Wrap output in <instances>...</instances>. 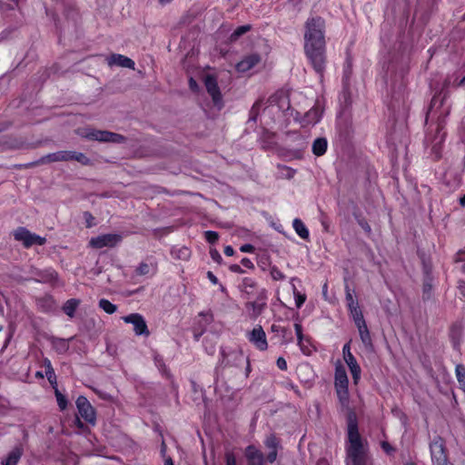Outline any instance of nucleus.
Wrapping results in <instances>:
<instances>
[{"instance_id":"14","label":"nucleus","mask_w":465,"mask_h":465,"mask_svg":"<svg viewBox=\"0 0 465 465\" xmlns=\"http://www.w3.org/2000/svg\"><path fill=\"white\" fill-rule=\"evenodd\" d=\"M261 62V55L257 53H252L245 55L239 63H237L235 68L240 73H246L254 68Z\"/></svg>"},{"instance_id":"10","label":"nucleus","mask_w":465,"mask_h":465,"mask_svg":"<svg viewBox=\"0 0 465 465\" xmlns=\"http://www.w3.org/2000/svg\"><path fill=\"white\" fill-rule=\"evenodd\" d=\"M123 321L126 323H131L134 326V331L136 335L148 336L150 334L144 318L139 313H131L124 316Z\"/></svg>"},{"instance_id":"25","label":"nucleus","mask_w":465,"mask_h":465,"mask_svg":"<svg viewBox=\"0 0 465 465\" xmlns=\"http://www.w3.org/2000/svg\"><path fill=\"white\" fill-rule=\"evenodd\" d=\"M228 358L233 359V364L235 366L242 365L244 361L247 363V372L250 371V363L247 358L244 357L243 352L242 351H233L229 354ZM230 362V359H228V363Z\"/></svg>"},{"instance_id":"4","label":"nucleus","mask_w":465,"mask_h":465,"mask_svg":"<svg viewBox=\"0 0 465 465\" xmlns=\"http://www.w3.org/2000/svg\"><path fill=\"white\" fill-rule=\"evenodd\" d=\"M430 458L433 465H451L449 462L444 440L437 436L430 443Z\"/></svg>"},{"instance_id":"30","label":"nucleus","mask_w":465,"mask_h":465,"mask_svg":"<svg viewBox=\"0 0 465 465\" xmlns=\"http://www.w3.org/2000/svg\"><path fill=\"white\" fill-rule=\"evenodd\" d=\"M349 311H350V313H351L356 326L361 325L365 322L363 314L359 306L353 307V308L350 309Z\"/></svg>"},{"instance_id":"35","label":"nucleus","mask_w":465,"mask_h":465,"mask_svg":"<svg viewBox=\"0 0 465 465\" xmlns=\"http://www.w3.org/2000/svg\"><path fill=\"white\" fill-rule=\"evenodd\" d=\"M339 401L343 406L349 403V391L348 388H335Z\"/></svg>"},{"instance_id":"24","label":"nucleus","mask_w":465,"mask_h":465,"mask_svg":"<svg viewBox=\"0 0 465 465\" xmlns=\"http://www.w3.org/2000/svg\"><path fill=\"white\" fill-rule=\"evenodd\" d=\"M261 289L258 288L257 282L252 278H244L242 280V291L248 295L257 294Z\"/></svg>"},{"instance_id":"33","label":"nucleus","mask_w":465,"mask_h":465,"mask_svg":"<svg viewBox=\"0 0 465 465\" xmlns=\"http://www.w3.org/2000/svg\"><path fill=\"white\" fill-rule=\"evenodd\" d=\"M298 345L305 355H310L312 351V346L308 338L302 337L301 340H298Z\"/></svg>"},{"instance_id":"16","label":"nucleus","mask_w":465,"mask_h":465,"mask_svg":"<svg viewBox=\"0 0 465 465\" xmlns=\"http://www.w3.org/2000/svg\"><path fill=\"white\" fill-rule=\"evenodd\" d=\"M245 456L249 465H263L264 456L262 451L254 446H248L245 450Z\"/></svg>"},{"instance_id":"57","label":"nucleus","mask_w":465,"mask_h":465,"mask_svg":"<svg viewBox=\"0 0 465 465\" xmlns=\"http://www.w3.org/2000/svg\"><path fill=\"white\" fill-rule=\"evenodd\" d=\"M181 255L183 258L186 259L189 256V251L186 248H183L180 250Z\"/></svg>"},{"instance_id":"64","label":"nucleus","mask_w":465,"mask_h":465,"mask_svg":"<svg viewBox=\"0 0 465 465\" xmlns=\"http://www.w3.org/2000/svg\"><path fill=\"white\" fill-rule=\"evenodd\" d=\"M362 227H363V229H364L365 231H367V232H371V227H370L368 224H366V225H362Z\"/></svg>"},{"instance_id":"41","label":"nucleus","mask_w":465,"mask_h":465,"mask_svg":"<svg viewBox=\"0 0 465 465\" xmlns=\"http://www.w3.org/2000/svg\"><path fill=\"white\" fill-rule=\"evenodd\" d=\"M277 439L274 437V436H270L266 439L265 440V445L267 446V448H269L270 450H276L277 448Z\"/></svg>"},{"instance_id":"34","label":"nucleus","mask_w":465,"mask_h":465,"mask_svg":"<svg viewBox=\"0 0 465 465\" xmlns=\"http://www.w3.org/2000/svg\"><path fill=\"white\" fill-rule=\"evenodd\" d=\"M345 292H346L345 299H346L348 309L350 310L353 307L359 306L358 301L355 299L351 290L349 288L348 285H346V287H345Z\"/></svg>"},{"instance_id":"47","label":"nucleus","mask_w":465,"mask_h":465,"mask_svg":"<svg viewBox=\"0 0 465 465\" xmlns=\"http://www.w3.org/2000/svg\"><path fill=\"white\" fill-rule=\"evenodd\" d=\"M294 329H295V332H296V335H297V340H301L303 336L302 334V325L300 323H295L294 324Z\"/></svg>"},{"instance_id":"20","label":"nucleus","mask_w":465,"mask_h":465,"mask_svg":"<svg viewBox=\"0 0 465 465\" xmlns=\"http://www.w3.org/2000/svg\"><path fill=\"white\" fill-rule=\"evenodd\" d=\"M349 381L346 371L343 367H337L335 370V388H348Z\"/></svg>"},{"instance_id":"62","label":"nucleus","mask_w":465,"mask_h":465,"mask_svg":"<svg viewBox=\"0 0 465 465\" xmlns=\"http://www.w3.org/2000/svg\"><path fill=\"white\" fill-rule=\"evenodd\" d=\"M76 423H77L78 427H80V428L83 427V423H82V421L78 418H76Z\"/></svg>"},{"instance_id":"58","label":"nucleus","mask_w":465,"mask_h":465,"mask_svg":"<svg viewBox=\"0 0 465 465\" xmlns=\"http://www.w3.org/2000/svg\"><path fill=\"white\" fill-rule=\"evenodd\" d=\"M430 290H431V285L430 283H425L423 286L424 293H429Z\"/></svg>"},{"instance_id":"18","label":"nucleus","mask_w":465,"mask_h":465,"mask_svg":"<svg viewBox=\"0 0 465 465\" xmlns=\"http://www.w3.org/2000/svg\"><path fill=\"white\" fill-rule=\"evenodd\" d=\"M22 455L23 448L21 446H16L8 453L7 457L3 460L2 465H17Z\"/></svg>"},{"instance_id":"60","label":"nucleus","mask_w":465,"mask_h":465,"mask_svg":"<svg viewBox=\"0 0 465 465\" xmlns=\"http://www.w3.org/2000/svg\"><path fill=\"white\" fill-rule=\"evenodd\" d=\"M164 465H174L172 458L168 457L164 460Z\"/></svg>"},{"instance_id":"50","label":"nucleus","mask_w":465,"mask_h":465,"mask_svg":"<svg viewBox=\"0 0 465 465\" xmlns=\"http://www.w3.org/2000/svg\"><path fill=\"white\" fill-rule=\"evenodd\" d=\"M272 331H274V332H278V331H281L283 335L286 334L287 332V330L283 327H281L279 325H276V324H272V327H271Z\"/></svg>"},{"instance_id":"53","label":"nucleus","mask_w":465,"mask_h":465,"mask_svg":"<svg viewBox=\"0 0 465 465\" xmlns=\"http://www.w3.org/2000/svg\"><path fill=\"white\" fill-rule=\"evenodd\" d=\"M189 86H190V88L193 91H197L198 90V84H197L196 81L193 78H190V80H189Z\"/></svg>"},{"instance_id":"54","label":"nucleus","mask_w":465,"mask_h":465,"mask_svg":"<svg viewBox=\"0 0 465 465\" xmlns=\"http://www.w3.org/2000/svg\"><path fill=\"white\" fill-rule=\"evenodd\" d=\"M210 254L214 261L221 260V255L216 250H211Z\"/></svg>"},{"instance_id":"59","label":"nucleus","mask_w":465,"mask_h":465,"mask_svg":"<svg viewBox=\"0 0 465 465\" xmlns=\"http://www.w3.org/2000/svg\"><path fill=\"white\" fill-rule=\"evenodd\" d=\"M231 270H232V272H242V269H241V267H240L239 265H236V264H235V265H232V266L231 267Z\"/></svg>"},{"instance_id":"29","label":"nucleus","mask_w":465,"mask_h":465,"mask_svg":"<svg viewBox=\"0 0 465 465\" xmlns=\"http://www.w3.org/2000/svg\"><path fill=\"white\" fill-rule=\"evenodd\" d=\"M78 305H79L78 300H76V299L68 300L65 302V304L64 305V313L70 317H73Z\"/></svg>"},{"instance_id":"51","label":"nucleus","mask_w":465,"mask_h":465,"mask_svg":"<svg viewBox=\"0 0 465 465\" xmlns=\"http://www.w3.org/2000/svg\"><path fill=\"white\" fill-rule=\"evenodd\" d=\"M207 278L212 283L218 284V278L212 272H207Z\"/></svg>"},{"instance_id":"36","label":"nucleus","mask_w":465,"mask_h":465,"mask_svg":"<svg viewBox=\"0 0 465 465\" xmlns=\"http://www.w3.org/2000/svg\"><path fill=\"white\" fill-rule=\"evenodd\" d=\"M54 394L56 397L57 404L61 411H64L67 407V400L64 395H63L58 389H55Z\"/></svg>"},{"instance_id":"40","label":"nucleus","mask_w":465,"mask_h":465,"mask_svg":"<svg viewBox=\"0 0 465 465\" xmlns=\"http://www.w3.org/2000/svg\"><path fill=\"white\" fill-rule=\"evenodd\" d=\"M205 239L210 243H214L218 241L219 235L216 232L213 231H206L205 232Z\"/></svg>"},{"instance_id":"44","label":"nucleus","mask_w":465,"mask_h":465,"mask_svg":"<svg viewBox=\"0 0 465 465\" xmlns=\"http://www.w3.org/2000/svg\"><path fill=\"white\" fill-rule=\"evenodd\" d=\"M261 104H262V101H257L252 105V107L251 109L252 119L255 120V116L258 114V110H259V107Z\"/></svg>"},{"instance_id":"37","label":"nucleus","mask_w":465,"mask_h":465,"mask_svg":"<svg viewBox=\"0 0 465 465\" xmlns=\"http://www.w3.org/2000/svg\"><path fill=\"white\" fill-rule=\"evenodd\" d=\"M292 291L295 298V304L297 308H301L306 301V295L299 292L294 285L292 287Z\"/></svg>"},{"instance_id":"52","label":"nucleus","mask_w":465,"mask_h":465,"mask_svg":"<svg viewBox=\"0 0 465 465\" xmlns=\"http://www.w3.org/2000/svg\"><path fill=\"white\" fill-rule=\"evenodd\" d=\"M241 263L246 268H253L252 262L248 258L242 259Z\"/></svg>"},{"instance_id":"48","label":"nucleus","mask_w":465,"mask_h":465,"mask_svg":"<svg viewBox=\"0 0 465 465\" xmlns=\"http://www.w3.org/2000/svg\"><path fill=\"white\" fill-rule=\"evenodd\" d=\"M276 458H277V450H271V451L267 455V460L270 463H272V462L275 461Z\"/></svg>"},{"instance_id":"61","label":"nucleus","mask_w":465,"mask_h":465,"mask_svg":"<svg viewBox=\"0 0 465 465\" xmlns=\"http://www.w3.org/2000/svg\"><path fill=\"white\" fill-rule=\"evenodd\" d=\"M460 203L461 206H465V194L460 199Z\"/></svg>"},{"instance_id":"46","label":"nucleus","mask_w":465,"mask_h":465,"mask_svg":"<svg viewBox=\"0 0 465 465\" xmlns=\"http://www.w3.org/2000/svg\"><path fill=\"white\" fill-rule=\"evenodd\" d=\"M342 352H343L344 359L353 356L352 353L351 352L350 342H347L346 344H344V346L342 348Z\"/></svg>"},{"instance_id":"31","label":"nucleus","mask_w":465,"mask_h":465,"mask_svg":"<svg viewBox=\"0 0 465 465\" xmlns=\"http://www.w3.org/2000/svg\"><path fill=\"white\" fill-rule=\"evenodd\" d=\"M44 365L45 367V376L51 384L56 382V376L52 367L51 361L48 359H45Z\"/></svg>"},{"instance_id":"63","label":"nucleus","mask_w":465,"mask_h":465,"mask_svg":"<svg viewBox=\"0 0 465 465\" xmlns=\"http://www.w3.org/2000/svg\"><path fill=\"white\" fill-rule=\"evenodd\" d=\"M76 423H77L78 427H80V428L83 427V423H82V421L78 418H76Z\"/></svg>"},{"instance_id":"26","label":"nucleus","mask_w":465,"mask_h":465,"mask_svg":"<svg viewBox=\"0 0 465 465\" xmlns=\"http://www.w3.org/2000/svg\"><path fill=\"white\" fill-rule=\"evenodd\" d=\"M455 375H456L460 389L465 392V366L463 364L456 365Z\"/></svg>"},{"instance_id":"38","label":"nucleus","mask_w":465,"mask_h":465,"mask_svg":"<svg viewBox=\"0 0 465 465\" xmlns=\"http://www.w3.org/2000/svg\"><path fill=\"white\" fill-rule=\"evenodd\" d=\"M270 274L274 281H282L285 279V275L275 266L271 268Z\"/></svg>"},{"instance_id":"39","label":"nucleus","mask_w":465,"mask_h":465,"mask_svg":"<svg viewBox=\"0 0 465 465\" xmlns=\"http://www.w3.org/2000/svg\"><path fill=\"white\" fill-rule=\"evenodd\" d=\"M150 265L145 262L140 263L139 266L136 268V273L139 275H146L150 272Z\"/></svg>"},{"instance_id":"23","label":"nucleus","mask_w":465,"mask_h":465,"mask_svg":"<svg viewBox=\"0 0 465 465\" xmlns=\"http://www.w3.org/2000/svg\"><path fill=\"white\" fill-rule=\"evenodd\" d=\"M292 227L295 231V232L303 240H307L309 238V231L303 222L299 219L295 218L292 222Z\"/></svg>"},{"instance_id":"19","label":"nucleus","mask_w":465,"mask_h":465,"mask_svg":"<svg viewBox=\"0 0 465 465\" xmlns=\"http://www.w3.org/2000/svg\"><path fill=\"white\" fill-rule=\"evenodd\" d=\"M344 361L350 369L354 383H357L361 378V371L355 357L351 356L349 358H345Z\"/></svg>"},{"instance_id":"6","label":"nucleus","mask_w":465,"mask_h":465,"mask_svg":"<svg viewBox=\"0 0 465 465\" xmlns=\"http://www.w3.org/2000/svg\"><path fill=\"white\" fill-rule=\"evenodd\" d=\"M204 85L207 93L212 97L213 104L221 109L223 106V95L218 86L217 79L213 74H207L204 77Z\"/></svg>"},{"instance_id":"43","label":"nucleus","mask_w":465,"mask_h":465,"mask_svg":"<svg viewBox=\"0 0 465 465\" xmlns=\"http://www.w3.org/2000/svg\"><path fill=\"white\" fill-rule=\"evenodd\" d=\"M381 446L383 451L388 455H392L395 452V449L387 441H382Z\"/></svg>"},{"instance_id":"8","label":"nucleus","mask_w":465,"mask_h":465,"mask_svg":"<svg viewBox=\"0 0 465 465\" xmlns=\"http://www.w3.org/2000/svg\"><path fill=\"white\" fill-rule=\"evenodd\" d=\"M122 241V236L117 233L102 234L93 237L89 241V245L94 249L104 247H114Z\"/></svg>"},{"instance_id":"1","label":"nucleus","mask_w":465,"mask_h":465,"mask_svg":"<svg viewBox=\"0 0 465 465\" xmlns=\"http://www.w3.org/2000/svg\"><path fill=\"white\" fill-rule=\"evenodd\" d=\"M325 23L322 17H311L305 23L304 52L313 69L322 74L326 65Z\"/></svg>"},{"instance_id":"21","label":"nucleus","mask_w":465,"mask_h":465,"mask_svg":"<svg viewBox=\"0 0 465 465\" xmlns=\"http://www.w3.org/2000/svg\"><path fill=\"white\" fill-rule=\"evenodd\" d=\"M327 147L328 142L326 138L320 137L315 139L314 142L312 143V150L315 155L322 156L326 153Z\"/></svg>"},{"instance_id":"15","label":"nucleus","mask_w":465,"mask_h":465,"mask_svg":"<svg viewBox=\"0 0 465 465\" xmlns=\"http://www.w3.org/2000/svg\"><path fill=\"white\" fill-rule=\"evenodd\" d=\"M322 110L320 108L318 104L314 105L312 109H310L302 117L301 123L303 126L306 125H314L320 122L322 118Z\"/></svg>"},{"instance_id":"32","label":"nucleus","mask_w":465,"mask_h":465,"mask_svg":"<svg viewBox=\"0 0 465 465\" xmlns=\"http://www.w3.org/2000/svg\"><path fill=\"white\" fill-rule=\"evenodd\" d=\"M99 307L108 314H113L117 310V306L113 304L107 299H101L99 301Z\"/></svg>"},{"instance_id":"3","label":"nucleus","mask_w":465,"mask_h":465,"mask_svg":"<svg viewBox=\"0 0 465 465\" xmlns=\"http://www.w3.org/2000/svg\"><path fill=\"white\" fill-rule=\"evenodd\" d=\"M76 134L84 139L104 143H122L126 140L122 134L94 128L78 129Z\"/></svg>"},{"instance_id":"13","label":"nucleus","mask_w":465,"mask_h":465,"mask_svg":"<svg viewBox=\"0 0 465 465\" xmlns=\"http://www.w3.org/2000/svg\"><path fill=\"white\" fill-rule=\"evenodd\" d=\"M247 338L249 341L252 342L258 350H267L268 343L266 340V334L262 326L258 325L254 327L252 331L248 333Z\"/></svg>"},{"instance_id":"11","label":"nucleus","mask_w":465,"mask_h":465,"mask_svg":"<svg viewBox=\"0 0 465 465\" xmlns=\"http://www.w3.org/2000/svg\"><path fill=\"white\" fill-rule=\"evenodd\" d=\"M267 292L265 289L261 288L258 292L256 301L249 302L246 303V309L249 312L251 317L257 318L264 310L266 306Z\"/></svg>"},{"instance_id":"28","label":"nucleus","mask_w":465,"mask_h":465,"mask_svg":"<svg viewBox=\"0 0 465 465\" xmlns=\"http://www.w3.org/2000/svg\"><path fill=\"white\" fill-rule=\"evenodd\" d=\"M251 30L250 25H244L237 27L230 35V41L235 42L237 41L242 35L248 33Z\"/></svg>"},{"instance_id":"27","label":"nucleus","mask_w":465,"mask_h":465,"mask_svg":"<svg viewBox=\"0 0 465 465\" xmlns=\"http://www.w3.org/2000/svg\"><path fill=\"white\" fill-rule=\"evenodd\" d=\"M70 161H76L83 165H89L91 160L83 153L70 151Z\"/></svg>"},{"instance_id":"55","label":"nucleus","mask_w":465,"mask_h":465,"mask_svg":"<svg viewBox=\"0 0 465 465\" xmlns=\"http://www.w3.org/2000/svg\"><path fill=\"white\" fill-rule=\"evenodd\" d=\"M234 253V250L232 246L228 245L224 248V254L227 256H232Z\"/></svg>"},{"instance_id":"56","label":"nucleus","mask_w":465,"mask_h":465,"mask_svg":"<svg viewBox=\"0 0 465 465\" xmlns=\"http://www.w3.org/2000/svg\"><path fill=\"white\" fill-rule=\"evenodd\" d=\"M454 85H456L457 87L465 86V76L462 77L460 80L455 82Z\"/></svg>"},{"instance_id":"49","label":"nucleus","mask_w":465,"mask_h":465,"mask_svg":"<svg viewBox=\"0 0 465 465\" xmlns=\"http://www.w3.org/2000/svg\"><path fill=\"white\" fill-rule=\"evenodd\" d=\"M240 251L242 252H252L254 247L252 244H243L241 246Z\"/></svg>"},{"instance_id":"45","label":"nucleus","mask_w":465,"mask_h":465,"mask_svg":"<svg viewBox=\"0 0 465 465\" xmlns=\"http://www.w3.org/2000/svg\"><path fill=\"white\" fill-rule=\"evenodd\" d=\"M277 367L282 371L287 370V362L284 358L279 357L276 361Z\"/></svg>"},{"instance_id":"42","label":"nucleus","mask_w":465,"mask_h":465,"mask_svg":"<svg viewBox=\"0 0 465 465\" xmlns=\"http://www.w3.org/2000/svg\"><path fill=\"white\" fill-rule=\"evenodd\" d=\"M225 461L226 465H236V458L232 451L227 450L225 452Z\"/></svg>"},{"instance_id":"22","label":"nucleus","mask_w":465,"mask_h":465,"mask_svg":"<svg viewBox=\"0 0 465 465\" xmlns=\"http://www.w3.org/2000/svg\"><path fill=\"white\" fill-rule=\"evenodd\" d=\"M361 340L366 348H371V337L368 330L366 322L357 326Z\"/></svg>"},{"instance_id":"9","label":"nucleus","mask_w":465,"mask_h":465,"mask_svg":"<svg viewBox=\"0 0 465 465\" xmlns=\"http://www.w3.org/2000/svg\"><path fill=\"white\" fill-rule=\"evenodd\" d=\"M80 416L88 423L94 424L96 420L95 411L84 396H79L75 401Z\"/></svg>"},{"instance_id":"12","label":"nucleus","mask_w":465,"mask_h":465,"mask_svg":"<svg viewBox=\"0 0 465 465\" xmlns=\"http://www.w3.org/2000/svg\"><path fill=\"white\" fill-rule=\"evenodd\" d=\"M70 161V151H58L55 153H48L39 160L27 164L28 167H34L40 164H46L55 162H68Z\"/></svg>"},{"instance_id":"7","label":"nucleus","mask_w":465,"mask_h":465,"mask_svg":"<svg viewBox=\"0 0 465 465\" xmlns=\"http://www.w3.org/2000/svg\"><path fill=\"white\" fill-rule=\"evenodd\" d=\"M446 138V132L444 131V125L442 123H439L435 127V134H428L426 136V143L431 146V151L439 155L441 144L444 143Z\"/></svg>"},{"instance_id":"5","label":"nucleus","mask_w":465,"mask_h":465,"mask_svg":"<svg viewBox=\"0 0 465 465\" xmlns=\"http://www.w3.org/2000/svg\"><path fill=\"white\" fill-rule=\"evenodd\" d=\"M15 241L22 242L25 248H30L33 245H44L46 239L38 234L31 232L25 227H18L13 232Z\"/></svg>"},{"instance_id":"17","label":"nucleus","mask_w":465,"mask_h":465,"mask_svg":"<svg viewBox=\"0 0 465 465\" xmlns=\"http://www.w3.org/2000/svg\"><path fill=\"white\" fill-rule=\"evenodd\" d=\"M110 66L117 65L124 68L134 69V62L123 54H112L107 59Z\"/></svg>"},{"instance_id":"2","label":"nucleus","mask_w":465,"mask_h":465,"mask_svg":"<svg viewBox=\"0 0 465 465\" xmlns=\"http://www.w3.org/2000/svg\"><path fill=\"white\" fill-rule=\"evenodd\" d=\"M367 450V442L363 440L359 432L356 415L350 412L347 417V465H369L370 457Z\"/></svg>"}]
</instances>
